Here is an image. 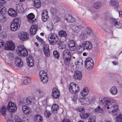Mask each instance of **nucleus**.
<instances>
[{"instance_id": "nucleus-38", "label": "nucleus", "mask_w": 122, "mask_h": 122, "mask_svg": "<svg viewBox=\"0 0 122 122\" xmlns=\"http://www.w3.org/2000/svg\"><path fill=\"white\" fill-rule=\"evenodd\" d=\"M6 107L5 106H3L0 110V113L3 116H5L6 115Z\"/></svg>"}, {"instance_id": "nucleus-55", "label": "nucleus", "mask_w": 122, "mask_h": 122, "mask_svg": "<svg viewBox=\"0 0 122 122\" xmlns=\"http://www.w3.org/2000/svg\"><path fill=\"white\" fill-rule=\"evenodd\" d=\"M84 48L82 46H82H79L77 48V51L79 52H81L84 50Z\"/></svg>"}, {"instance_id": "nucleus-6", "label": "nucleus", "mask_w": 122, "mask_h": 122, "mask_svg": "<svg viewBox=\"0 0 122 122\" xmlns=\"http://www.w3.org/2000/svg\"><path fill=\"white\" fill-rule=\"evenodd\" d=\"M85 65L87 69L89 70H91L93 66V60L91 58H87L85 61Z\"/></svg>"}, {"instance_id": "nucleus-18", "label": "nucleus", "mask_w": 122, "mask_h": 122, "mask_svg": "<svg viewBox=\"0 0 122 122\" xmlns=\"http://www.w3.org/2000/svg\"><path fill=\"white\" fill-rule=\"evenodd\" d=\"M25 101L26 105L33 104L35 102V100L34 98L28 97L25 98Z\"/></svg>"}, {"instance_id": "nucleus-17", "label": "nucleus", "mask_w": 122, "mask_h": 122, "mask_svg": "<svg viewBox=\"0 0 122 122\" xmlns=\"http://www.w3.org/2000/svg\"><path fill=\"white\" fill-rule=\"evenodd\" d=\"M15 63L18 67H22L23 65V62L21 59L19 57H16L15 59Z\"/></svg>"}, {"instance_id": "nucleus-14", "label": "nucleus", "mask_w": 122, "mask_h": 122, "mask_svg": "<svg viewBox=\"0 0 122 122\" xmlns=\"http://www.w3.org/2000/svg\"><path fill=\"white\" fill-rule=\"evenodd\" d=\"M19 37L22 41H26L29 39V35L26 32H22L21 33V35Z\"/></svg>"}, {"instance_id": "nucleus-48", "label": "nucleus", "mask_w": 122, "mask_h": 122, "mask_svg": "<svg viewBox=\"0 0 122 122\" xmlns=\"http://www.w3.org/2000/svg\"><path fill=\"white\" fill-rule=\"evenodd\" d=\"M88 122H96V117L95 116H90L88 120Z\"/></svg>"}, {"instance_id": "nucleus-12", "label": "nucleus", "mask_w": 122, "mask_h": 122, "mask_svg": "<svg viewBox=\"0 0 122 122\" xmlns=\"http://www.w3.org/2000/svg\"><path fill=\"white\" fill-rule=\"evenodd\" d=\"M65 18V20L69 22L73 23L75 21V18L69 14H66Z\"/></svg>"}, {"instance_id": "nucleus-28", "label": "nucleus", "mask_w": 122, "mask_h": 122, "mask_svg": "<svg viewBox=\"0 0 122 122\" xmlns=\"http://www.w3.org/2000/svg\"><path fill=\"white\" fill-rule=\"evenodd\" d=\"M27 18L28 19V21L30 24L34 23V21L33 20L35 17V15L33 13L29 14L27 16Z\"/></svg>"}, {"instance_id": "nucleus-24", "label": "nucleus", "mask_w": 122, "mask_h": 122, "mask_svg": "<svg viewBox=\"0 0 122 122\" xmlns=\"http://www.w3.org/2000/svg\"><path fill=\"white\" fill-rule=\"evenodd\" d=\"M75 64L77 68H81L83 66L82 60L81 59H78L76 62H75Z\"/></svg>"}, {"instance_id": "nucleus-26", "label": "nucleus", "mask_w": 122, "mask_h": 122, "mask_svg": "<svg viewBox=\"0 0 122 122\" xmlns=\"http://www.w3.org/2000/svg\"><path fill=\"white\" fill-rule=\"evenodd\" d=\"M26 61L28 65L30 67H31L33 66L34 60L33 57H29L27 59Z\"/></svg>"}, {"instance_id": "nucleus-32", "label": "nucleus", "mask_w": 122, "mask_h": 122, "mask_svg": "<svg viewBox=\"0 0 122 122\" xmlns=\"http://www.w3.org/2000/svg\"><path fill=\"white\" fill-rule=\"evenodd\" d=\"M16 10L17 12L19 13H21L23 11V8L22 4H19L16 5Z\"/></svg>"}, {"instance_id": "nucleus-21", "label": "nucleus", "mask_w": 122, "mask_h": 122, "mask_svg": "<svg viewBox=\"0 0 122 122\" xmlns=\"http://www.w3.org/2000/svg\"><path fill=\"white\" fill-rule=\"evenodd\" d=\"M89 90L87 87H84L81 92V94L83 97L86 96L88 94Z\"/></svg>"}, {"instance_id": "nucleus-37", "label": "nucleus", "mask_w": 122, "mask_h": 122, "mask_svg": "<svg viewBox=\"0 0 122 122\" xmlns=\"http://www.w3.org/2000/svg\"><path fill=\"white\" fill-rule=\"evenodd\" d=\"M58 35L60 36L63 37L65 38H66L67 36L66 32L65 31L63 30L60 31L58 32Z\"/></svg>"}, {"instance_id": "nucleus-31", "label": "nucleus", "mask_w": 122, "mask_h": 122, "mask_svg": "<svg viewBox=\"0 0 122 122\" xmlns=\"http://www.w3.org/2000/svg\"><path fill=\"white\" fill-rule=\"evenodd\" d=\"M110 4L115 9L117 8L118 7L119 4L118 2L116 0H111Z\"/></svg>"}, {"instance_id": "nucleus-57", "label": "nucleus", "mask_w": 122, "mask_h": 122, "mask_svg": "<svg viewBox=\"0 0 122 122\" xmlns=\"http://www.w3.org/2000/svg\"><path fill=\"white\" fill-rule=\"evenodd\" d=\"M31 79L30 78H27L24 81L23 83L25 84H27L31 82Z\"/></svg>"}, {"instance_id": "nucleus-10", "label": "nucleus", "mask_w": 122, "mask_h": 122, "mask_svg": "<svg viewBox=\"0 0 122 122\" xmlns=\"http://www.w3.org/2000/svg\"><path fill=\"white\" fill-rule=\"evenodd\" d=\"M82 45L84 49L87 50H91L92 47V45L91 43L89 41H84Z\"/></svg>"}, {"instance_id": "nucleus-4", "label": "nucleus", "mask_w": 122, "mask_h": 122, "mask_svg": "<svg viewBox=\"0 0 122 122\" xmlns=\"http://www.w3.org/2000/svg\"><path fill=\"white\" fill-rule=\"evenodd\" d=\"M68 89L70 92L74 94L77 93L79 90L78 85L73 82L70 83Z\"/></svg>"}, {"instance_id": "nucleus-63", "label": "nucleus", "mask_w": 122, "mask_h": 122, "mask_svg": "<svg viewBox=\"0 0 122 122\" xmlns=\"http://www.w3.org/2000/svg\"><path fill=\"white\" fill-rule=\"evenodd\" d=\"M60 21L61 19L60 18L57 17H55L54 19V21L56 22H57L58 21Z\"/></svg>"}, {"instance_id": "nucleus-41", "label": "nucleus", "mask_w": 122, "mask_h": 122, "mask_svg": "<svg viewBox=\"0 0 122 122\" xmlns=\"http://www.w3.org/2000/svg\"><path fill=\"white\" fill-rule=\"evenodd\" d=\"M0 13L1 14H5L6 13V10L5 7H4L0 5Z\"/></svg>"}, {"instance_id": "nucleus-34", "label": "nucleus", "mask_w": 122, "mask_h": 122, "mask_svg": "<svg viewBox=\"0 0 122 122\" xmlns=\"http://www.w3.org/2000/svg\"><path fill=\"white\" fill-rule=\"evenodd\" d=\"M25 48L22 45H20L16 49V51L18 54L19 55L22 53V51Z\"/></svg>"}, {"instance_id": "nucleus-64", "label": "nucleus", "mask_w": 122, "mask_h": 122, "mask_svg": "<svg viewBox=\"0 0 122 122\" xmlns=\"http://www.w3.org/2000/svg\"><path fill=\"white\" fill-rule=\"evenodd\" d=\"M23 120L24 122H29V120L27 117H24L23 119Z\"/></svg>"}, {"instance_id": "nucleus-60", "label": "nucleus", "mask_w": 122, "mask_h": 122, "mask_svg": "<svg viewBox=\"0 0 122 122\" xmlns=\"http://www.w3.org/2000/svg\"><path fill=\"white\" fill-rule=\"evenodd\" d=\"M5 43L3 41V40H0V48L2 47L3 46H5Z\"/></svg>"}, {"instance_id": "nucleus-52", "label": "nucleus", "mask_w": 122, "mask_h": 122, "mask_svg": "<svg viewBox=\"0 0 122 122\" xmlns=\"http://www.w3.org/2000/svg\"><path fill=\"white\" fill-rule=\"evenodd\" d=\"M117 122H122V115L119 114L117 116Z\"/></svg>"}, {"instance_id": "nucleus-46", "label": "nucleus", "mask_w": 122, "mask_h": 122, "mask_svg": "<svg viewBox=\"0 0 122 122\" xmlns=\"http://www.w3.org/2000/svg\"><path fill=\"white\" fill-rule=\"evenodd\" d=\"M111 93L113 95L116 94L117 92V90L116 87L115 86L112 87L111 89Z\"/></svg>"}, {"instance_id": "nucleus-3", "label": "nucleus", "mask_w": 122, "mask_h": 122, "mask_svg": "<svg viewBox=\"0 0 122 122\" xmlns=\"http://www.w3.org/2000/svg\"><path fill=\"white\" fill-rule=\"evenodd\" d=\"M11 24L10 27L11 30L13 31L16 30L20 27L21 24V20L19 18H15Z\"/></svg>"}, {"instance_id": "nucleus-61", "label": "nucleus", "mask_w": 122, "mask_h": 122, "mask_svg": "<svg viewBox=\"0 0 122 122\" xmlns=\"http://www.w3.org/2000/svg\"><path fill=\"white\" fill-rule=\"evenodd\" d=\"M48 99H46L43 100L42 102V105L43 106H46L47 104Z\"/></svg>"}, {"instance_id": "nucleus-42", "label": "nucleus", "mask_w": 122, "mask_h": 122, "mask_svg": "<svg viewBox=\"0 0 122 122\" xmlns=\"http://www.w3.org/2000/svg\"><path fill=\"white\" fill-rule=\"evenodd\" d=\"M84 32H86V34H87V36H92L93 34L92 31L91 29L89 28H87L84 31Z\"/></svg>"}, {"instance_id": "nucleus-15", "label": "nucleus", "mask_w": 122, "mask_h": 122, "mask_svg": "<svg viewBox=\"0 0 122 122\" xmlns=\"http://www.w3.org/2000/svg\"><path fill=\"white\" fill-rule=\"evenodd\" d=\"M82 75L81 72L78 71H75L74 72L73 77L76 80H80L81 79Z\"/></svg>"}, {"instance_id": "nucleus-56", "label": "nucleus", "mask_w": 122, "mask_h": 122, "mask_svg": "<svg viewBox=\"0 0 122 122\" xmlns=\"http://www.w3.org/2000/svg\"><path fill=\"white\" fill-rule=\"evenodd\" d=\"M36 37L37 40L41 42L42 44H44L45 42L43 40L40 38L38 35H37L36 36Z\"/></svg>"}, {"instance_id": "nucleus-23", "label": "nucleus", "mask_w": 122, "mask_h": 122, "mask_svg": "<svg viewBox=\"0 0 122 122\" xmlns=\"http://www.w3.org/2000/svg\"><path fill=\"white\" fill-rule=\"evenodd\" d=\"M60 42V43H58V44L59 46V48L61 49L65 48L67 44V42L66 38H65L64 41H61Z\"/></svg>"}, {"instance_id": "nucleus-54", "label": "nucleus", "mask_w": 122, "mask_h": 122, "mask_svg": "<svg viewBox=\"0 0 122 122\" xmlns=\"http://www.w3.org/2000/svg\"><path fill=\"white\" fill-rule=\"evenodd\" d=\"M47 28L48 29V30L51 31L53 30V25L52 23H51L49 24L47 26Z\"/></svg>"}, {"instance_id": "nucleus-13", "label": "nucleus", "mask_w": 122, "mask_h": 122, "mask_svg": "<svg viewBox=\"0 0 122 122\" xmlns=\"http://www.w3.org/2000/svg\"><path fill=\"white\" fill-rule=\"evenodd\" d=\"M68 46L69 49L71 51L75 50L76 48L75 42L73 40H69L68 43Z\"/></svg>"}, {"instance_id": "nucleus-40", "label": "nucleus", "mask_w": 122, "mask_h": 122, "mask_svg": "<svg viewBox=\"0 0 122 122\" xmlns=\"http://www.w3.org/2000/svg\"><path fill=\"white\" fill-rule=\"evenodd\" d=\"M28 54L26 48L24 49L22 53L20 54L19 56L22 57L26 56H27Z\"/></svg>"}, {"instance_id": "nucleus-11", "label": "nucleus", "mask_w": 122, "mask_h": 122, "mask_svg": "<svg viewBox=\"0 0 122 122\" xmlns=\"http://www.w3.org/2000/svg\"><path fill=\"white\" fill-rule=\"evenodd\" d=\"M41 19L43 22H45L49 18L48 12L46 10H44L42 11L41 13Z\"/></svg>"}, {"instance_id": "nucleus-19", "label": "nucleus", "mask_w": 122, "mask_h": 122, "mask_svg": "<svg viewBox=\"0 0 122 122\" xmlns=\"http://www.w3.org/2000/svg\"><path fill=\"white\" fill-rule=\"evenodd\" d=\"M43 49L46 56L47 57H49L50 56V52L48 45L47 44L45 45Z\"/></svg>"}, {"instance_id": "nucleus-25", "label": "nucleus", "mask_w": 122, "mask_h": 122, "mask_svg": "<svg viewBox=\"0 0 122 122\" xmlns=\"http://www.w3.org/2000/svg\"><path fill=\"white\" fill-rule=\"evenodd\" d=\"M82 26L81 25H73L72 27L73 30L75 32H78L79 31L80 29L82 28Z\"/></svg>"}, {"instance_id": "nucleus-43", "label": "nucleus", "mask_w": 122, "mask_h": 122, "mask_svg": "<svg viewBox=\"0 0 122 122\" xmlns=\"http://www.w3.org/2000/svg\"><path fill=\"white\" fill-rule=\"evenodd\" d=\"M36 91L37 92L39 93L41 97H43L45 96V93L41 90L39 89H37Z\"/></svg>"}, {"instance_id": "nucleus-50", "label": "nucleus", "mask_w": 122, "mask_h": 122, "mask_svg": "<svg viewBox=\"0 0 122 122\" xmlns=\"http://www.w3.org/2000/svg\"><path fill=\"white\" fill-rule=\"evenodd\" d=\"M89 116L88 113H84L80 115V116L81 118L84 119L88 117Z\"/></svg>"}, {"instance_id": "nucleus-39", "label": "nucleus", "mask_w": 122, "mask_h": 122, "mask_svg": "<svg viewBox=\"0 0 122 122\" xmlns=\"http://www.w3.org/2000/svg\"><path fill=\"white\" fill-rule=\"evenodd\" d=\"M7 20V18L6 16L2 14H0V22L4 23Z\"/></svg>"}, {"instance_id": "nucleus-35", "label": "nucleus", "mask_w": 122, "mask_h": 122, "mask_svg": "<svg viewBox=\"0 0 122 122\" xmlns=\"http://www.w3.org/2000/svg\"><path fill=\"white\" fill-rule=\"evenodd\" d=\"M33 1L34 3V6L36 8H39L40 7L41 3L40 0H33Z\"/></svg>"}, {"instance_id": "nucleus-36", "label": "nucleus", "mask_w": 122, "mask_h": 122, "mask_svg": "<svg viewBox=\"0 0 122 122\" xmlns=\"http://www.w3.org/2000/svg\"><path fill=\"white\" fill-rule=\"evenodd\" d=\"M87 35L86 34V32L83 31L81 32L80 36V38L82 40H85L87 38Z\"/></svg>"}, {"instance_id": "nucleus-33", "label": "nucleus", "mask_w": 122, "mask_h": 122, "mask_svg": "<svg viewBox=\"0 0 122 122\" xmlns=\"http://www.w3.org/2000/svg\"><path fill=\"white\" fill-rule=\"evenodd\" d=\"M35 122H42V117L39 115H36L34 118Z\"/></svg>"}, {"instance_id": "nucleus-1", "label": "nucleus", "mask_w": 122, "mask_h": 122, "mask_svg": "<svg viewBox=\"0 0 122 122\" xmlns=\"http://www.w3.org/2000/svg\"><path fill=\"white\" fill-rule=\"evenodd\" d=\"M100 103L103 104L107 109H109L110 107L112 112H114L118 109V106L114 103L113 105L111 106V103L109 99L106 98H104L100 100Z\"/></svg>"}, {"instance_id": "nucleus-49", "label": "nucleus", "mask_w": 122, "mask_h": 122, "mask_svg": "<svg viewBox=\"0 0 122 122\" xmlns=\"http://www.w3.org/2000/svg\"><path fill=\"white\" fill-rule=\"evenodd\" d=\"M103 110L102 109L100 108L99 106L98 107L95 109V111L96 113H102L103 112Z\"/></svg>"}, {"instance_id": "nucleus-27", "label": "nucleus", "mask_w": 122, "mask_h": 122, "mask_svg": "<svg viewBox=\"0 0 122 122\" xmlns=\"http://www.w3.org/2000/svg\"><path fill=\"white\" fill-rule=\"evenodd\" d=\"M8 12L9 15L12 17H14L16 16V12L13 9L10 8L9 9Z\"/></svg>"}, {"instance_id": "nucleus-30", "label": "nucleus", "mask_w": 122, "mask_h": 122, "mask_svg": "<svg viewBox=\"0 0 122 122\" xmlns=\"http://www.w3.org/2000/svg\"><path fill=\"white\" fill-rule=\"evenodd\" d=\"M63 58L71 57V53L69 50L66 49L64 51L63 54Z\"/></svg>"}, {"instance_id": "nucleus-29", "label": "nucleus", "mask_w": 122, "mask_h": 122, "mask_svg": "<svg viewBox=\"0 0 122 122\" xmlns=\"http://www.w3.org/2000/svg\"><path fill=\"white\" fill-rule=\"evenodd\" d=\"M43 71L41 72L40 73V76L41 79V82L43 84L46 83L48 82V77L47 76H45L44 77L42 75V74L43 73Z\"/></svg>"}, {"instance_id": "nucleus-20", "label": "nucleus", "mask_w": 122, "mask_h": 122, "mask_svg": "<svg viewBox=\"0 0 122 122\" xmlns=\"http://www.w3.org/2000/svg\"><path fill=\"white\" fill-rule=\"evenodd\" d=\"M37 29V26L36 25H32L30 29V34L31 35H34L36 32Z\"/></svg>"}, {"instance_id": "nucleus-5", "label": "nucleus", "mask_w": 122, "mask_h": 122, "mask_svg": "<svg viewBox=\"0 0 122 122\" xmlns=\"http://www.w3.org/2000/svg\"><path fill=\"white\" fill-rule=\"evenodd\" d=\"M110 21L111 24L116 28H120L122 26L121 24L118 19L111 18L110 19Z\"/></svg>"}, {"instance_id": "nucleus-16", "label": "nucleus", "mask_w": 122, "mask_h": 122, "mask_svg": "<svg viewBox=\"0 0 122 122\" xmlns=\"http://www.w3.org/2000/svg\"><path fill=\"white\" fill-rule=\"evenodd\" d=\"M22 109L23 113L26 115L29 114L31 112L30 108L26 105L23 106L22 107Z\"/></svg>"}, {"instance_id": "nucleus-45", "label": "nucleus", "mask_w": 122, "mask_h": 122, "mask_svg": "<svg viewBox=\"0 0 122 122\" xmlns=\"http://www.w3.org/2000/svg\"><path fill=\"white\" fill-rule=\"evenodd\" d=\"M59 108V106L56 104H54L51 107L52 111L53 112L55 111L56 113L57 112V110Z\"/></svg>"}, {"instance_id": "nucleus-44", "label": "nucleus", "mask_w": 122, "mask_h": 122, "mask_svg": "<svg viewBox=\"0 0 122 122\" xmlns=\"http://www.w3.org/2000/svg\"><path fill=\"white\" fill-rule=\"evenodd\" d=\"M71 58V57L63 58L65 64L67 65H69L70 61Z\"/></svg>"}, {"instance_id": "nucleus-59", "label": "nucleus", "mask_w": 122, "mask_h": 122, "mask_svg": "<svg viewBox=\"0 0 122 122\" xmlns=\"http://www.w3.org/2000/svg\"><path fill=\"white\" fill-rule=\"evenodd\" d=\"M77 98L78 97L76 95L72 96L71 97L72 100L73 101V102H75L76 101Z\"/></svg>"}, {"instance_id": "nucleus-9", "label": "nucleus", "mask_w": 122, "mask_h": 122, "mask_svg": "<svg viewBox=\"0 0 122 122\" xmlns=\"http://www.w3.org/2000/svg\"><path fill=\"white\" fill-rule=\"evenodd\" d=\"M15 48V44L12 41H8L5 44V48L7 50H14Z\"/></svg>"}, {"instance_id": "nucleus-2", "label": "nucleus", "mask_w": 122, "mask_h": 122, "mask_svg": "<svg viewBox=\"0 0 122 122\" xmlns=\"http://www.w3.org/2000/svg\"><path fill=\"white\" fill-rule=\"evenodd\" d=\"M48 40L49 43L53 45L55 44L58 41V37L56 34L51 33L49 35Z\"/></svg>"}, {"instance_id": "nucleus-62", "label": "nucleus", "mask_w": 122, "mask_h": 122, "mask_svg": "<svg viewBox=\"0 0 122 122\" xmlns=\"http://www.w3.org/2000/svg\"><path fill=\"white\" fill-rule=\"evenodd\" d=\"M19 104L21 106H22V105L24 106L25 105V104H25V100H24V101H23V100L20 101Z\"/></svg>"}, {"instance_id": "nucleus-7", "label": "nucleus", "mask_w": 122, "mask_h": 122, "mask_svg": "<svg viewBox=\"0 0 122 122\" xmlns=\"http://www.w3.org/2000/svg\"><path fill=\"white\" fill-rule=\"evenodd\" d=\"M7 109L10 112H14L16 111L17 107L14 103L10 102L8 104Z\"/></svg>"}, {"instance_id": "nucleus-47", "label": "nucleus", "mask_w": 122, "mask_h": 122, "mask_svg": "<svg viewBox=\"0 0 122 122\" xmlns=\"http://www.w3.org/2000/svg\"><path fill=\"white\" fill-rule=\"evenodd\" d=\"M101 3L98 2L95 3L94 4L93 7L95 9H98L101 6Z\"/></svg>"}, {"instance_id": "nucleus-22", "label": "nucleus", "mask_w": 122, "mask_h": 122, "mask_svg": "<svg viewBox=\"0 0 122 122\" xmlns=\"http://www.w3.org/2000/svg\"><path fill=\"white\" fill-rule=\"evenodd\" d=\"M79 102L82 105H86L88 104V99L86 98H84L83 97H80L79 98Z\"/></svg>"}, {"instance_id": "nucleus-8", "label": "nucleus", "mask_w": 122, "mask_h": 122, "mask_svg": "<svg viewBox=\"0 0 122 122\" xmlns=\"http://www.w3.org/2000/svg\"><path fill=\"white\" fill-rule=\"evenodd\" d=\"M52 95L54 98L56 99H58L60 97V92L56 88H54L52 89Z\"/></svg>"}, {"instance_id": "nucleus-53", "label": "nucleus", "mask_w": 122, "mask_h": 122, "mask_svg": "<svg viewBox=\"0 0 122 122\" xmlns=\"http://www.w3.org/2000/svg\"><path fill=\"white\" fill-rule=\"evenodd\" d=\"M53 53L55 57L57 58H59V53L56 51H54Z\"/></svg>"}, {"instance_id": "nucleus-51", "label": "nucleus", "mask_w": 122, "mask_h": 122, "mask_svg": "<svg viewBox=\"0 0 122 122\" xmlns=\"http://www.w3.org/2000/svg\"><path fill=\"white\" fill-rule=\"evenodd\" d=\"M45 116L47 117H49L51 115L50 112L48 110H46L44 112Z\"/></svg>"}, {"instance_id": "nucleus-58", "label": "nucleus", "mask_w": 122, "mask_h": 122, "mask_svg": "<svg viewBox=\"0 0 122 122\" xmlns=\"http://www.w3.org/2000/svg\"><path fill=\"white\" fill-rule=\"evenodd\" d=\"M77 110L81 112H84L85 110V109L83 107H79L76 109Z\"/></svg>"}]
</instances>
